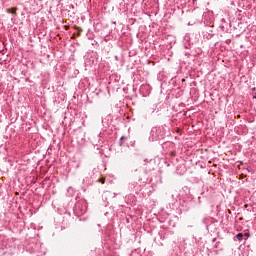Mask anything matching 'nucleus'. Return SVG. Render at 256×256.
I'll return each mask as SVG.
<instances>
[{
	"label": "nucleus",
	"instance_id": "1",
	"mask_svg": "<svg viewBox=\"0 0 256 256\" xmlns=\"http://www.w3.org/2000/svg\"><path fill=\"white\" fill-rule=\"evenodd\" d=\"M236 239H238V241H241V239H243V234L242 233H238L236 235Z\"/></svg>",
	"mask_w": 256,
	"mask_h": 256
},
{
	"label": "nucleus",
	"instance_id": "2",
	"mask_svg": "<svg viewBox=\"0 0 256 256\" xmlns=\"http://www.w3.org/2000/svg\"><path fill=\"white\" fill-rule=\"evenodd\" d=\"M98 181H99V183H105V178H101Z\"/></svg>",
	"mask_w": 256,
	"mask_h": 256
},
{
	"label": "nucleus",
	"instance_id": "3",
	"mask_svg": "<svg viewBox=\"0 0 256 256\" xmlns=\"http://www.w3.org/2000/svg\"><path fill=\"white\" fill-rule=\"evenodd\" d=\"M244 237L249 238V233H245Z\"/></svg>",
	"mask_w": 256,
	"mask_h": 256
}]
</instances>
